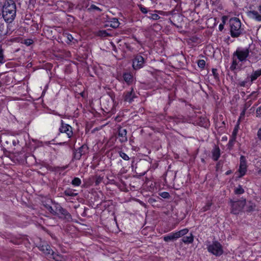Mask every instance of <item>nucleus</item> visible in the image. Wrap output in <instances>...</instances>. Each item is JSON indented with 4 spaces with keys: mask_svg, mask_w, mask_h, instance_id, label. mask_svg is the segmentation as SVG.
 <instances>
[{
    "mask_svg": "<svg viewBox=\"0 0 261 261\" xmlns=\"http://www.w3.org/2000/svg\"><path fill=\"white\" fill-rule=\"evenodd\" d=\"M16 7L14 2L9 0L5 3L3 8V17L7 22H11L16 16Z\"/></svg>",
    "mask_w": 261,
    "mask_h": 261,
    "instance_id": "nucleus-1",
    "label": "nucleus"
},
{
    "mask_svg": "<svg viewBox=\"0 0 261 261\" xmlns=\"http://www.w3.org/2000/svg\"><path fill=\"white\" fill-rule=\"evenodd\" d=\"M229 24L230 28V35L232 37H238L242 33L243 29L241 28V22L238 18H230Z\"/></svg>",
    "mask_w": 261,
    "mask_h": 261,
    "instance_id": "nucleus-2",
    "label": "nucleus"
},
{
    "mask_svg": "<svg viewBox=\"0 0 261 261\" xmlns=\"http://www.w3.org/2000/svg\"><path fill=\"white\" fill-rule=\"evenodd\" d=\"M55 208L54 216H57L60 219L66 220L67 221L72 220L71 214L64 208H63L59 203L53 202Z\"/></svg>",
    "mask_w": 261,
    "mask_h": 261,
    "instance_id": "nucleus-3",
    "label": "nucleus"
},
{
    "mask_svg": "<svg viewBox=\"0 0 261 261\" xmlns=\"http://www.w3.org/2000/svg\"><path fill=\"white\" fill-rule=\"evenodd\" d=\"M207 248L209 252L216 256H219L223 253L222 246L217 241H213L212 244L209 245Z\"/></svg>",
    "mask_w": 261,
    "mask_h": 261,
    "instance_id": "nucleus-4",
    "label": "nucleus"
},
{
    "mask_svg": "<svg viewBox=\"0 0 261 261\" xmlns=\"http://www.w3.org/2000/svg\"><path fill=\"white\" fill-rule=\"evenodd\" d=\"M231 202V213L233 214H238L242 211L246 204V199H242L236 201H232Z\"/></svg>",
    "mask_w": 261,
    "mask_h": 261,
    "instance_id": "nucleus-5",
    "label": "nucleus"
},
{
    "mask_svg": "<svg viewBox=\"0 0 261 261\" xmlns=\"http://www.w3.org/2000/svg\"><path fill=\"white\" fill-rule=\"evenodd\" d=\"M249 50L248 48H238L233 54V56H236L238 60L241 61H245L248 57Z\"/></svg>",
    "mask_w": 261,
    "mask_h": 261,
    "instance_id": "nucleus-6",
    "label": "nucleus"
},
{
    "mask_svg": "<svg viewBox=\"0 0 261 261\" xmlns=\"http://www.w3.org/2000/svg\"><path fill=\"white\" fill-rule=\"evenodd\" d=\"M144 58L140 55H136L133 60V67L134 69H139L143 67Z\"/></svg>",
    "mask_w": 261,
    "mask_h": 261,
    "instance_id": "nucleus-7",
    "label": "nucleus"
},
{
    "mask_svg": "<svg viewBox=\"0 0 261 261\" xmlns=\"http://www.w3.org/2000/svg\"><path fill=\"white\" fill-rule=\"evenodd\" d=\"M135 92L133 88H131L130 90L126 91L123 94V100L125 102L131 103L134 101V98H136Z\"/></svg>",
    "mask_w": 261,
    "mask_h": 261,
    "instance_id": "nucleus-8",
    "label": "nucleus"
},
{
    "mask_svg": "<svg viewBox=\"0 0 261 261\" xmlns=\"http://www.w3.org/2000/svg\"><path fill=\"white\" fill-rule=\"evenodd\" d=\"M247 171V165L246 160L244 156L241 155L240 159V166L239 169V172L240 175L239 177H242L243 176Z\"/></svg>",
    "mask_w": 261,
    "mask_h": 261,
    "instance_id": "nucleus-9",
    "label": "nucleus"
},
{
    "mask_svg": "<svg viewBox=\"0 0 261 261\" xmlns=\"http://www.w3.org/2000/svg\"><path fill=\"white\" fill-rule=\"evenodd\" d=\"M59 131L62 133H66L69 138H71L73 135L71 126L68 124H64L63 120H61V126L59 128Z\"/></svg>",
    "mask_w": 261,
    "mask_h": 261,
    "instance_id": "nucleus-10",
    "label": "nucleus"
},
{
    "mask_svg": "<svg viewBox=\"0 0 261 261\" xmlns=\"http://www.w3.org/2000/svg\"><path fill=\"white\" fill-rule=\"evenodd\" d=\"M258 10L259 12L256 11L252 10L249 11L247 12V15L250 18L260 22L261 21V5L258 7Z\"/></svg>",
    "mask_w": 261,
    "mask_h": 261,
    "instance_id": "nucleus-11",
    "label": "nucleus"
},
{
    "mask_svg": "<svg viewBox=\"0 0 261 261\" xmlns=\"http://www.w3.org/2000/svg\"><path fill=\"white\" fill-rule=\"evenodd\" d=\"M165 12L162 11L155 10L154 11L150 10L149 11L148 15H147L148 18L153 20H159L161 17L159 14L163 15Z\"/></svg>",
    "mask_w": 261,
    "mask_h": 261,
    "instance_id": "nucleus-12",
    "label": "nucleus"
},
{
    "mask_svg": "<svg viewBox=\"0 0 261 261\" xmlns=\"http://www.w3.org/2000/svg\"><path fill=\"white\" fill-rule=\"evenodd\" d=\"M39 250L46 254H51L53 253L50 246L46 243H44L42 245H40L38 247Z\"/></svg>",
    "mask_w": 261,
    "mask_h": 261,
    "instance_id": "nucleus-13",
    "label": "nucleus"
},
{
    "mask_svg": "<svg viewBox=\"0 0 261 261\" xmlns=\"http://www.w3.org/2000/svg\"><path fill=\"white\" fill-rule=\"evenodd\" d=\"M127 130L126 129H123L120 128L118 129V136L120 138L119 141L121 143L125 142L127 141V138L126 137Z\"/></svg>",
    "mask_w": 261,
    "mask_h": 261,
    "instance_id": "nucleus-14",
    "label": "nucleus"
},
{
    "mask_svg": "<svg viewBox=\"0 0 261 261\" xmlns=\"http://www.w3.org/2000/svg\"><path fill=\"white\" fill-rule=\"evenodd\" d=\"M212 159L214 161H217L220 156V149L218 146L215 145L212 150Z\"/></svg>",
    "mask_w": 261,
    "mask_h": 261,
    "instance_id": "nucleus-15",
    "label": "nucleus"
},
{
    "mask_svg": "<svg viewBox=\"0 0 261 261\" xmlns=\"http://www.w3.org/2000/svg\"><path fill=\"white\" fill-rule=\"evenodd\" d=\"M51 255L53 256V259L56 261H66L67 260L66 256L55 253L54 252L52 253Z\"/></svg>",
    "mask_w": 261,
    "mask_h": 261,
    "instance_id": "nucleus-16",
    "label": "nucleus"
},
{
    "mask_svg": "<svg viewBox=\"0 0 261 261\" xmlns=\"http://www.w3.org/2000/svg\"><path fill=\"white\" fill-rule=\"evenodd\" d=\"M261 75V69L257 70L252 72L249 77L250 78V81L251 82H253L254 81L256 80L257 77Z\"/></svg>",
    "mask_w": 261,
    "mask_h": 261,
    "instance_id": "nucleus-17",
    "label": "nucleus"
},
{
    "mask_svg": "<svg viewBox=\"0 0 261 261\" xmlns=\"http://www.w3.org/2000/svg\"><path fill=\"white\" fill-rule=\"evenodd\" d=\"M75 191L74 189L68 188L64 191L63 194L66 196L75 197L78 195V193H74Z\"/></svg>",
    "mask_w": 261,
    "mask_h": 261,
    "instance_id": "nucleus-18",
    "label": "nucleus"
},
{
    "mask_svg": "<svg viewBox=\"0 0 261 261\" xmlns=\"http://www.w3.org/2000/svg\"><path fill=\"white\" fill-rule=\"evenodd\" d=\"M182 242L185 244H188L192 243L194 241V236L192 233H190L189 236L184 237L181 239Z\"/></svg>",
    "mask_w": 261,
    "mask_h": 261,
    "instance_id": "nucleus-19",
    "label": "nucleus"
},
{
    "mask_svg": "<svg viewBox=\"0 0 261 261\" xmlns=\"http://www.w3.org/2000/svg\"><path fill=\"white\" fill-rule=\"evenodd\" d=\"M189 232L188 228H184L177 232H174L176 237V240L179 238H180L184 235L186 234Z\"/></svg>",
    "mask_w": 261,
    "mask_h": 261,
    "instance_id": "nucleus-20",
    "label": "nucleus"
},
{
    "mask_svg": "<svg viewBox=\"0 0 261 261\" xmlns=\"http://www.w3.org/2000/svg\"><path fill=\"white\" fill-rule=\"evenodd\" d=\"M189 232L188 228H184L177 232H174L176 237V240L179 238H180L184 235L186 234Z\"/></svg>",
    "mask_w": 261,
    "mask_h": 261,
    "instance_id": "nucleus-21",
    "label": "nucleus"
},
{
    "mask_svg": "<svg viewBox=\"0 0 261 261\" xmlns=\"http://www.w3.org/2000/svg\"><path fill=\"white\" fill-rule=\"evenodd\" d=\"M123 78L124 81L128 84H130L133 81L132 75L128 72L123 73Z\"/></svg>",
    "mask_w": 261,
    "mask_h": 261,
    "instance_id": "nucleus-22",
    "label": "nucleus"
},
{
    "mask_svg": "<svg viewBox=\"0 0 261 261\" xmlns=\"http://www.w3.org/2000/svg\"><path fill=\"white\" fill-rule=\"evenodd\" d=\"M163 240L166 242H168L170 241H174V240H176V237L175 236V234L174 232H172L169 233V234L167 236H165L163 237Z\"/></svg>",
    "mask_w": 261,
    "mask_h": 261,
    "instance_id": "nucleus-23",
    "label": "nucleus"
},
{
    "mask_svg": "<svg viewBox=\"0 0 261 261\" xmlns=\"http://www.w3.org/2000/svg\"><path fill=\"white\" fill-rule=\"evenodd\" d=\"M82 155H85L88 152L89 147L86 144H84L77 149Z\"/></svg>",
    "mask_w": 261,
    "mask_h": 261,
    "instance_id": "nucleus-24",
    "label": "nucleus"
},
{
    "mask_svg": "<svg viewBox=\"0 0 261 261\" xmlns=\"http://www.w3.org/2000/svg\"><path fill=\"white\" fill-rule=\"evenodd\" d=\"M96 34L101 37H107L111 36L106 30H99L96 32Z\"/></svg>",
    "mask_w": 261,
    "mask_h": 261,
    "instance_id": "nucleus-25",
    "label": "nucleus"
},
{
    "mask_svg": "<svg viewBox=\"0 0 261 261\" xmlns=\"http://www.w3.org/2000/svg\"><path fill=\"white\" fill-rule=\"evenodd\" d=\"M110 24L109 25L113 28H117L119 25V22L118 20L116 18H112V20L110 22Z\"/></svg>",
    "mask_w": 261,
    "mask_h": 261,
    "instance_id": "nucleus-26",
    "label": "nucleus"
},
{
    "mask_svg": "<svg viewBox=\"0 0 261 261\" xmlns=\"http://www.w3.org/2000/svg\"><path fill=\"white\" fill-rule=\"evenodd\" d=\"M256 205L254 203L249 201L247 205V211L252 212L255 210Z\"/></svg>",
    "mask_w": 261,
    "mask_h": 261,
    "instance_id": "nucleus-27",
    "label": "nucleus"
},
{
    "mask_svg": "<svg viewBox=\"0 0 261 261\" xmlns=\"http://www.w3.org/2000/svg\"><path fill=\"white\" fill-rule=\"evenodd\" d=\"M236 138L231 137V138L229 140L227 144V148L228 149L231 150L232 148L236 142Z\"/></svg>",
    "mask_w": 261,
    "mask_h": 261,
    "instance_id": "nucleus-28",
    "label": "nucleus"
},
{
    "mask_svg": "<svg viewBox=\"0 0 261 261\" xmlns=\"http://www.w3.org/2000/svg\"><path fill=\"white\" fill-rule=\"evenodd\" d=\"M81 183V180L79 177H74L71 181V184L74 186H79Z\"/></svg>",
    "mask_w": 261,
    "mask_h": 261,
    "instance_id": "nucleus-29",
    "label": "nucleus"
},
{
    "mask_svg": "<svg viewBox=\"0 0 261 261\" xmlns=\"http://www.w3.org/2000/svg\"><path fill=\"white\" fill-rule=\"evenodd\" d=\"M43 205L46 208V210L50 212V213H51L53 215H54V213L55 211V208L54 207L53 208L51 206L49 205L47 203L43 204Z\"/></svg>",
    "mask_w": 261,
    "mask_h": 261,
    "instance_id": "nucleus-30",
    "label": "nucleus"
},
{
    "mask_svg": "<svg viewBox=\"0 0 261 261\" xmlns=\"http://www.w3.org/2000/svg\"><path fill=\"white\" fill-rule=\"evenodd\" d=\"M138 7L140 11L143 14H147L149 13V11H150V10H148L147 8L144 7L142 5H139Z\"/></svg>",
    "mask_w": 261,
    "mask_h": 261,
    "instance_id": "nucleus-31",
    "label": "nucleus"
},
{
    "mask_svg": "<svg viewBox=\"0 0 261 261\" xmlns=\"http://www.w3.org/2000/svg\"><path fill=\"white\" fill-rule=\"evenodd\" d=\"M244 190L240 185H239V187L234 190L235 194L238 195L242 194L244 193Z\"/></svg>",
    "mask_w": 261,
    "mask_h": 261,
    "instance_id": "nucleus-32",
    "label": "nucleus"
},
{
    "mask_svg": "<svg viewBox=\"0 0 261 261\" xmlns=\"http://www.w3.org/2000/svg\"><path fill=\"white\" fill-rule=\"evenodd\" d=\"M233 61L232 62V64L230 67V69L231 71H233L234 69H236L237 66L238 65V62L237 61V60L234 59V57L233 56Z\"/></svg>",
    "mask_w": 261,
    "mask_h": 261,
    "instance_id": "nucleus-33",
    "label": "nucleus"
},
{
    "mask_svg": "<svg viewBox=\"0 0 261 261\" xmlns=\"http://www.w3.org/2000/svg\"><path fill=\"white\" fill-rule=\"evenodd\" d=\"M5 62L4 55V50L2 47H0V63L3 64Z\"/></svg>",
    "mask_w": 261,
    "mask_h": 261,
    "instance_id": "nucleus-34",
    "label": "nucleus"
},
{
    "mask_svg": "<svg viewBox=\"0 0 261 261\" xmlns=\"http://www.w3.org/2000/svg\"><path fill=\"white\" fill-rule=\"evenodd\" d=\"M119 154L120 157H121L124 160L128 161L129 160V156L123 151H119Z\"/></svg>",
    "mask_w": 261,
    "mask_h": 261,
    "instance_id": "nucleus-35",
    "label": "nucleus"
},
{
    "mask_svg": "<svg viewBox=\"0 0 261 261\" xmlns=\"http://www.w3.org/2000/svg\"><path fill=\"white\" fill-rule=\"evenodd\" d=\"M82 157V155L80 153L79 151L76 149L73 153V158L74 159L79 160Z\"/></svg>",
    "mask_w": 261,
    "mask_h": 261,
    "instance_id": "nucleus-36",
    "label": "nucleus"
},
{
    "mask_svg": "<svg viewBox=\"0 0 261 261\" xmlns=\"http://www.w3.org/2000/svg\"><path fill=\"white\" fill-rule=\"evenodd\" d=\"M199 67L203 68L205 65V62L204 60H199L197 62Z\"/></svg>",
    "mask_w": 261,
    "mask_h": 261,
    "instance_id": "nucleus-37",
    "label": "nucleus"
},
{
    "mask_svg": "<svg viewBox=\"0 0 261 261\" xmlns=\"http://www.w3.org/2000/svg\"><path fill=\"white\" fill-rule=\"evenodd\" d=\"M84 3L85 2L83 1L81 3H79L75 7V9H78L79 10H82L84 7Z\"/></svg>",
    "mask_w": 261,
    "mask_h": 261,
    "instance_id": "nucleus-38",
    "label": "nucleus"
},
{
    "mask_svg": "<svg viewBox=\"0 0 261 261\" xmlns=\"http://www.w3.org/2000/svg\"><path fill=\"white\" fill-rule=\"evenodd\" d=\"M103 178L100 176H96L95 177V185H98L102 180Z\"/></svg>",
    "mask_w": 261,
    "mask_h": 261,
    "instance_id": "nucleus-39",
    "label": "nucleus"
},
{
    "mask_svg": "<svg viewBox=\"0 0 261 261\" xmlns=\"http://www.w3.org/2000/svg\"><path fill=\"white\" fill-rule=\"evenodd\" d=\"M34 43V41L32 39H27L24 40V44L27 46H29Z\"/></svg>",
    "mask_w": 261,
    "mask_h": 261,
    "instance_id": "nucleus-40",
    "label": "nucleus"
},
{
    "mask_svg": "<svg viewBox=\"0 0 261 261\" xmlns=\"http://www.w3.org/2000/svg\"><path fill=\"white\" fill-rule=\"evenodd\" d=\"M212 203L211 202H207L205 206L202 208L203 211L205 212L210 210Z\"/></svg>",
    "mask_w": 261,
    "mask_h": 261,
    "instance_id": "nucleus-41",
    "label": "nucleus"
},
{
    "mask_svg": "<svg viewBox=\"0 0 261 261\" xmlns=\"http://www.w3.org/2000/svg\"><path fill=\"white\" fill-rule=\"evenodd\" d=\"M212 73L216 80L219 79V74L217 73V69L215 68L212 69Z\"/></svg>",
    "mask_w": 261,
    "mask_h": 261,
    "instance_id": "nucleus-42",
    "label": "nucleus"
},
{
    "mask_svg": "<svg viewBox=\"0 0 261 261\" xmlns=\"http://www.w3.org/2000/svg\"><path fill=\"white\" fill-rule=\"evenodd\" d=\"M238 127H239V124H238L233 129L232 134V137H234L236 138V136L238 131Z\"/></svg>",
    "mask_w": 261,
    "mask_h": 261,
    "instance_id": "nucleus-43",
    "label": "nucleus"
},
{
    "mask_svg": "<svg viewBox=\"0 0 261 261\" xmlns=\"http://www.w3.org/2000/svg\"><path fill=\"white\" fill-rule=\"evenodd\" d=\"M250 80V78L248 77H247L245 81L241 82L239 83V85L241 87H245L246 86V83Z\"/></svg>",
    "mask_w": 261,
    "mask_h": 261,
    "instance_id": "nucleus-44",
    "label": "nucleus"
},
{
    "mask_svg": "<svg viewBox=\"0 0 261 261\" xmlns=\"http://www.w3.org/2000/svg\"><path fill=\"white\" fill-rule=\"evenodd\" d=\"M160 196L164 198H168L170 197L169 193L166 192L161 193Z\"/></svg>",
    "mask_w": 261,
    "mask_h": 261,
    "instance_id": "nucleus-45",
    "label": "nucleus"
},
{
    "mask_svg": "<svg viewBox=\"0 0 261 261\" xmlns=\"http://www.w3.org/2000/svg\"><path fill=\"white\" fill-rule=\"evenodd\" d=\"M92 9L99 11H101V10L99 7H97L95 5H91L90 7L88 9V10H92Z\"/></svg>",
    "mask_w": 261,
    "mask_h": 261,
    "instance_id": "nucleus-46",
    "label": "nucleus"
},
{
    "mask_svg": "<svg viewBox=\"0 0 261 261\" xmlns=\"http://www.w3.org/2000/svg\"><path fill=\"white\" fill-rule=\"evenodd\" d=\"M256 115L257 117L261 116V106L258 107L256 111Z\"/></svg>",
    "mask_w": 261,
    "mask_h": 261,
    "instance_id": "nucleus-47",
    "label": "nucleus"
},
{
    "mask_svg": "<svg viewBox=\"0 0 261 261\" xmlns=\"http://www.w3.org/2000/svg\"><path fill=\"white\" fill-rule=\"evenodd\" d=\"M50 170L53 171H55V172L60 171V167H59V166L54 167H51L50 168Z\"/></svg>",
    "mask_w": 261,
    "mask_h": 261,
    "instance_id": "nucleus-48",
    "label": "nucleus"
},
{
    "mask_svg": "<svg viewBox=\"0 0 261 261\" xmlns=\"http://www.w3.org/2000/svg\"><path fill=\"white\" fill-rule=\"evenodd\" d=\"M257 136L258 139L261 141V128H260L257 132Z\"/></svg>",
    "mask_w": 261,
    "mask_h": 261,
    "instance_id": "nucleus-49",
    "label": "nucleus"
},
{
    "mask_svg": "<svg viewBox=\"0 0 261 261\" xmlns=\"http://www.w3.org/2000/svg\"><path fill=\"white\" fill-rule=\"evenodd\" d=\"M67 39L69 41V42H71L73 39V37L70 34H68L67 36Z\"/></svg>",
    "mask_w": 261,
    "mask_h": 261,
    "instance_id": "nucleus-50",
    "label": "nucleus"
},
{
    "mask_svg": "<svg viewBox=\"0 0 261 261\" xmlns=\"http://www.w3.org/2000/svg\"><path fill=\"white\" fill-rule=\"evenodd\" d=\"M67 167H68V165L64 166L62 167H60V171H64L66 168H67Z\"/></svg>",
    "mask_w": 261,
    "mask_h": 261,
    "instance_id": "nucleus-51",
    "label": "nucleus"
},
{
    "mask_svg": "<svg viewBox=\"0 0 261 261\" xmlns=\"http://www.w3.org/2000/svg\"><path fill=\"white\" fill-rule=\"evenodd\" d=\"M12 143L14 146H16L17 144L19 143V141L18 140H13L12 141Z\"/></svg>",
    "mask_w": 261,
    "mask_h": 261,
    "instance_id": "nucleus-52",
    "label": "nucleus"
},
{
    "mask_svg": "<svg viewBox=\"0 0 261 261\" xmlns=\"http://www.w3.org/2000/svg\"><path fill=\"white\" fill-rule=\"evenodd\" d=\"M219 29L220 31H222L223 29V24H220L219 25Z\"/></svg>",
    "mask_w": 261,
    "mask_h": 261,
    "instance_id": "nucleus-53",
    "label": "nucleus"
},
{
    "mask_svg": "<svg viewBox=\"0 0 261 261\" xmlns=\"http://www.w3.org/2000/svg\"><path fill=\"white\" fill-rule=\"evenodd\" d=\"M74 7V4L72 3H70L69 5V8L70 9H72Z\"/></svg>",
    "mask_w": 261,
    "mask_h": 261,
    "instance_id": "nucleus-54",
    "label": "nucleus"
},
{
    "mask_svg": "<svg viewBox=\"0 0 261 261\" xmlns=\"http://www.w3.org/2000/svg\"><path fill=\"white\" fill-rule=\"evenodd\" d=\"M232 173V171L231 170H228L226 172L225 174L228 175Z\"/></svg>",
    "mask_w": 261,
    "mask_h": 261,
    "instance_id": "nucleus-55",
    "label": "nucleus"
},
{
    "mask_svg": "<svg viewBox=\"0 0 261 261\" xmlns=\"http://www.w3.org/2000/svg\"><path fill=\"white\" fill-rule=\"evenodd\" d=\"M203 121L205 122V123H206V120L205 119H203ZM207 123H206L205 124H201V126H203V127H206L207 126Z\"/></svg>",
    "mask_w": 261,
    "mask_h": 261,
    "instance_id": "nucleus-56",
    "label": "nucleus"
},
{
    "mask_svg": "<svg viewBox=\"0 0 261 261\" xmlns=\"http://www.w3.org/2000/svg\"><path fill=\"white\" fill-rule=\"evenodd\" d=\"M3 30V25L0 23V32H2Z\"/></svg>",
    "mask_w": 261,
    "mask_h": 261,
    "instance_id": "nucleus-57",
    "label": "nucleus"
},
{
    "mask_svg": "<svg viewBox=\"0 0 261 261\" xmlns=\"http://www.w3.org/2000/svg\"><path fill=\"white\" fill-rule=\"evenodd\" d=\"M113 50L115 52H117V49H116V47L115 45H113Z\"/></svg>",
    "mask_w": 261,
    "mask_h": 261,
    "instance_id": "nucleus-58",
    "label": "nucleus"
},
{
    "mask_svg": "<svg viewBox=\"0 0 261 261\" xmlns=\"http://www.w3.org/2000/svg\"><path fill=\"white\" fill-rule=\"evenodd\" d=\"M245 114V110H244L241 114V115L243 116Z\"/></svg>",
    "mask_w": 261,
    "mask_h": 261,
    "instance_id": "nucleus-59",
    "label": "nucleus"
},
{
    "mask_svg": "<svg viewBox=\"0 0 261 261\" xmlns=\"http://www.w3.org/2000/svg\"><path fill=\"white\" fill-rule=\"evenodd\" d=\"M49 143H49V142H44V144H45V145H48Z\"/></svg>",
    "mask_w": 261,
    "mask_h": 261,
    "instance_id": "nucleus-60",
    "label": "nucleus"
},
{
    "mask_svg": "<svg viewBox=\"0 0 261 261\" xmlns=\"http://www.w3.org/2000/svg\"><path fill=\"white\" fill-rule=\"evenodd\" d=\"M220 162H219L217 164V167L220 166Z\"/></svg>",
    "mask_w": 261,
    "mask_h": 261,
    "instance_id": "nucleus-61",
    "label": "nucleus"
},
{
    "mask_svg": "<svg viewBox=\"0 0 261 261\" xmlns=\"http://www.w3.org/2000/svg\"><path fill=\"white\" fill-rule=\"evenodd\" d=\"M170 22H171V24H172L173 25H175V26H176V25H175V23H173V22L171 20H170Z\"/></svg>",
    "mask_w": 261,
    "mask_h": 261,
    "instance_id": "nucleus-62",
    "label": "nucleus"
},
{
    "mask_svg": "<svg viewBox=\"0 0 261 261\" xmlns=\"http://www.w3.org/2000/svg\"><path fill=\"white\" fill-rule=\"evenodd\" d=\"M11 242H12L13 243H14V244H16V243H15L14 241H13V240H11Z\"/></svg>",
    "mask_w": 261,
    "mask_h": 261,
    "instance_id": "nucleus-63",
    "label": "nucleus"
},
{
    "mask_svg": "<svg viewBox=\"0 0 261 261\" xmlns=\"http://www.w3.org/2000/svg\"><path fill=\"white\" fill-rule=\"evenodd\" d=\"M201 161H202V162H204V160L203 159H201Z\"/></svg>",
    "mask_w": 261,
    "mask_h": 261,
    "instance_id": "nucleus-64",
    "label": "nucleus"
}]
</instances>
